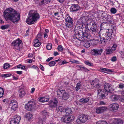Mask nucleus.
I'll return each instance as SVG.
<instances>
[{
  "label": "nucleus",
  "mask_w": 124,
  "mask_h": 124,
  "mask_svg": "<svg viewBox=\"0 0 124 124\" xmlns=\"http://www.w3.org/2000/svg\"><path fill=\"white\" fill-rule=\"evenodd\" d=\"M21 120L20 117L19 116H16L14 119L10 121V124H18Z\"/></svg>",
  "instance_id": "dca6fc26"
},
{
  "label": "nucleus",
  "mask_w": 124,
  "mask_h": 124,
  "mask_svg": "<svg viewBox=\"0 0 124 124\" xmlns=\"http://www.w3.org/2000/svg\"><path fill=\"white\" fill-rule=\"evenodd\" d=\"M109 109L111 111H115L118 109L119 105L116 103H113L110 104L109 106Z\"/></svg>",
  "instance_id": "ddd939ff"
},
{
  "label": "nucleus",
  "mask_w": 124,
  "mask_h": 124,
  "mask_svg": "<svg viewBox=\"0 0 124 124\" xmlns=\"http://www.w3.org/2000/svg\"><path fill=\"white\" fill-rule=\"evenodd\" d=\"M52 46V44L50 43H49L47 44L46 47L47 49L50 50L51 49Z\"/></svg>",
  "instance_id": "ea45409f"
},
{
  "label": "nucleus",
  "mask_w": 124,
  "mask_h": 124,
  "mask_svg": "<svg viewBox=\"0 0 124 124\" xmlns=\"http://www.w3.org/2000/svg\"><path fill=\"white\" fill-rule=\"evenodd\" d=\"M115 122V124H122L123 121L120 119H117Z\"/></svg>",
  "instance_id": "f704fd0d"
},
{
  "label": "nucleus",
  "mask_w": 124,
  "mask_h": 124,
  "mask_svg": "<svg viewBox=\"0 0 124 124\" xmlns=\"http://www.w3.org/2000/svg\"><path fill=\"white\" fill-rule=\"evenodd\" d=\"M53 59V57H50L48 58L46 60V61L47 62H49L50 60L52 59Z\"/></svg>",
  "instance_id": "0e129e2a"
},
{
  "label": "nucleus",
  "mask_w": 124,
  "mask_h": 124,
  "mask_svg": "<svg viewBox=\"0 0 124 124\" xmlns=\"http://www.w3.org/2000/svg\"><path fill=\"white\" fill-rule=\"evenodd\" d=\"M65 92L64 90L58 89L57 91V95L58 97H62Z\"/></svg>",
  "instance_id": "b1692460"
},
{
  "label": "nucleus",
  "mask_w": 124,
  "mask_h": 124,
  "mask_svg": "<svg viewBox=\"0 0 124 124\" xmlns=\"http://www.w3.org/2000/svg\"><path fill=\"white\" fill-rule=\"evenodd\" d=\"M41 44L40 42H38V43H37L34 44V45L35 47H38Z\"/></svg>",
  "instance_id": "864d4df0"
},
{
  "label": "nucleus",
  "mask_w": 124,
  "mask_h": 124,
  "mask_svg": "<svg viewBox=\"0 0 124 124\" xmlns=\"http://www.w3.org/2000/svg\"><path fill=\"white\" fill-rule=\"evenodd\" d=\"M107 109V107L105 106L100 107L96 108V112L98 114L101 113L105 111Z\"/></svg>",
  "instance_id": "2eb2a0df"
},
{
  "label": "nucleus",
  "mask_w": 124,
  "mask_h": 124,
  "mask_svg": "<svg viewBox=\"0 0 124 124\" xmlns=\"http://www.w3.org/2000/svg\"><path fill=\"white\" fill-rule=\"evenodd\" d=\"M9 25H2L1 27V28L2 30H5L8 28Z\"/></svg>",
  "instance_id": "49530a36"
},
{
  "label": "nucleus",
  "mask_w": 124,
  "mask_h": 124,
  "mask_svg": "<svg viewBox=\"0 0 124 124\" xmlns=\"http://www.w3.org/2000/svg\"><path fill=\"white\" fill-rule=\"evenodd\" d=\"M89 18L88 16H82L77 20V24H85V23L87 22Z\"/></svg>",
  "instance_id": "0eeeda50"
},
{
  "label": "nucleus",
  "mask_w": 124,
  "mask_h": 124,
  "mask_svg": "<svg viewBox=\"0 0 124 124\" xmlns=\"http://www.w3.org/2000/svg\"><path fill=\"white\" fill-rule=\"evenodd\" d=\"M38 42H39V39H35L34 41V44H36L38 43Z\"/></svg>",
  "instance_id": "680f3d73"
},
{
  "label": "nucleus",
  "mask_w": 124,
  "mask_h": 124,
  "mask_svg": "<svg viewBox=\"0 0 124 124\" xmlns=\"http://www.w3.org/2000/svg\"><path fill=\"white\" fill-rule=\"evenodd\" d=\"M36 104L35 101H30L28 102V103L25 105V109L29 111H31L34 109L36 108Z\"/></svg>",
  "instance_id": "39448f33"
},
{
  "label": "nucleus",
  "mask_w": 124,
  "mask_h": 124,
  "mask_svg": "<svg viewBox=\"0 0 124 124\" xmlns=\"http://www.w3.org/2000/svg\"><path fill=\"white\" fill-rule=\"evenodd\" d=\"M37 39H38L39 40H40L42 38V35L41 33H39L37 37Z\"/></svg>",
  "instance_id": "09e8293b"
},
{
  "label": "nucleus",
  "mask_w": 124,
  "mask_h": 124,
  "mask_svg": "<svg viewBox=\"0 0 124 124\" xmlns=\"http://www.w3.org/2000/svg\"><path fill=\"white\" fill-rule=\"evenodd\" d=\"M92 51H93L92 52V54L94 56H97L101 55L103 50L101 49H93Z\"/></svg>",
  "instance_id": "4468645a"
},
{
  "label": "nucleus",
  "mask_w": 124,
  "mask_h": 124,
  "mask_svg": "<svg viewBox=\"0 0 124 124\" xmlns=\"http://www.w3.org/2000/svg\"><path fill=\"white\" fill-rule=\"evenodd\" d=\"M84 25L85 26V27H84V28H86V30H87V28H88V23H86V22L85 23V24H84Z\"/></svg>",
  "instance_id": "052dcab7"
},
{
  "label": "nucleus",
  "mask_w": 124,
  "mask_h": 124,
  "mask_svg": "<svg viewBox=\"0 0 124 124\" xmlns=\"http://www.w3.org/2000/svg\"><path fill=\"white\" fill-rule=\"evenodd\" d=\"M84 28V25H83V24H76L74 29V30L83 29Z\"/></svg>",
  "instance_id": "c85d7f7f"
},
{
  "label": "nucleus",
  "mask_w": 124,
  "mask_h": 124,
  "mask_svg": "<svg viewBox=\"0 0 124 124\" xmlns=\"http://www.w3.org/2000/svg\"><path fill=\"white\" fill-rule=\"evenodd\" d=\"M118 95H113L111 96V99L113 101H117L118 99Z\"/></svg>",
  "instance_id": "e433bc0d"
},
{
  "label": "nucleus",
  "mask_w": 124,
  "mask_h": 124,
  "mask_svg": "<svg viewBox=\"0 0 124 124\" xmlns=\"http://www.w3.org/2000/svg\"><path fill=\"white\" fill-rule=\"evenodd\" d=\"M110 11L112 13L115 14L117 10L115 8H112L111 9Z\"/></svg>",
  "instance_id": "c03bdc74"
},
{
  "label": "nucleus",
  "mask_w": 124,
  "mask_h": 124,
  "mask_svg": "<svg viewBox=\"0 0 124 124\" xmlns=\"http://www.w3.org/2000/svg\"><path fill=\"white\" fill-rule=\"evenodd\" d=\"M71 111V109L70 108H68L65 109V112L66 113L70 114Z\"/></svg>",
  "instance_id": "58836bf2"
},
{
  "label": "nucleus",
  "mask_w": 124,
  "mask_h": 124,
  "mask_svg": "<svg viewBox=\"0 0 124 124\" xmlns=\"http://www.w3.org/2000/svg\"><path fill=\"white\" fill-rule=\"evenodd\" d=\"M90 23L92 24V26L91 27L90 29L89 30V31L91 32H95L97 31V26L94 21H91L90 22Z\"/></svg>",
  "instance_id": "f3484780"
},
{
  "label": "nucleus",
  "mask_w": 124,
  "mask_h": 124,
  "mask_svg": "<svg viewBox=\"0 0 124 124\" xmlns=\"http://www.w3.org/2000/svg\"><path fill=\"white\" fill-rule=\"evenodd\" d=\"M85 63L86 65L90 66H92V64L90 63L89 62L87 61H85Z\"/></svg>",
  "instance_id": "6e6d98bb"
},
{
  "label": "nucleus",
  "mask_w": 124,
  "mask_h": 124,
  "mask_svg": "<svg viewBox=\"0 0 124 124\" xmlns=\"http://www.w3.org/2000/svg\"><path fill=\"white\" fill-rule=\"evenodd\" d=\"M88 119L87 116L86 115H81L79 116V118L76 120L77 122L79 124L85 123Z\"/></svg>",
  "instance_id": "6e6552de"
},
{
  "label": "nucleus",
  "mask_w": 124,
  "mask_h": 124,
  "mask_svg": "<svg viewBox=\"0 0 124 124\" xmlns=\"http://www.w3.org/2000/svg\"><path fill=\"white\" fill-rule=\"evenodd\" d=\"M31 68L36 69L37 70L38 72H39V68L36 65H33L31 67Z\"/></svg>",
  "instance_id": "3c124183"
},
{
  "label": "nucleus",
  "mask_w": 124,
  "mask_h": 124,
  "mask_svg": "<svg viewBox=\"0 0 124 124\" xmlns=\"http://www.w3.org/2000/svg\"><path fill=\"white\" fill-rule=\"evenodd\" d=\"M101 124H108L107 123L104 121H101Z\"/></svg>",
  "instance_id": "774afa93"
},
{
  "label": "nucleus",
  "mask_w": 124,
  "mask_h": 124,
  "mask_svg": "<svg viewBox=\"0 0 124 124\" xmlns=\"http://www.w3.org/2000/svg\"><path fill=\"white\" fill-rule=\"evenodd\" d=\"M109 30L110 29H109L108 31L106 30L100 31L99 33L102 36L101 38V41L105 42L110 40L112 33L113 32V27L110 29V32H109Z\"/></svg>",
  "instance_id": "7ed1b4c3"
},
{
  "label": "nucleus",
  "mask_w": 124,
  "mask_h": 124,
  "mask_svg": "<svg viewBox=\"0 0 124 124\" xmlns=\"http://www.w3.org/2000/svg\"><path fill=\"white\" fill-rule=\"evenodd\" d=\"M55 62L54 61H51L49 63V65L50 67L53 66L55 65Z\"/></svg>",
  "instance_id": "a19ab883"
},
{
  "label": "nucleus",
  "mask_w": 124,
  "mask_h": 124,
  "mask_svg": "<svg viewBox=\"0 0 124 124\" xmlns=\"http://www.w3.org/2000/svg\"><path fill=\"white\" fill-rule=\"evenodd\" d=\"M102 19L106 22V23L109 22L112 23L113 22L112 17L108 14H105L102 16Z\"/></svg>",
  "instance_id": "1a4fd4ad"
},
{
  "label": "nucleus",
  "mask_w": 124,
  "mask_h": 124,
  "mask_svg": "<svg viewBox=\"0 0 124 124\" xmlns=\"http://www.w3.org/2000/svg\"><path fill=\"white\" fill-rule=\"evenodd\" d=\"M43 115V118L42 119V123L45 122L46 119L48 117V112L45 110L42 111V112Z\"/></svg>",
  "instance_id": "412c9836"
},
{
  "label": "nucleus",
  "mask_w": 124,
  "mask_h": 124,
  "mask_svg": "<svg viewBox=\"0 0 124 124\" xmlns=\"http://www.w3.org/2000/svg\"><path fill=\"white\" fill-rule=\"evenodd\" d=\"M57 49L58 50L62 52L63 51V48L60 45H59L58 46Z\"/></svg>",
  "instance_id": "8fccbe9b"
},
{
  "label": "nucleus",
  "mask_w": 124,
  "mask_h": 124,
  "mask_svg": "<svg viewBox=\"0 0 124 124\" xmlns=\"http://www.w3.org/2000/svg\"><path fill=\"white\" fill-rule=\"evenodd\" d=\"M100 104L101 105H102L105 104V103L103 101H101L100 102Z\"/></svg>",
  "instance_id": "e2e57ef3"
},
{
  "label": "nucleus",
  "mask_w": 124,
  "mask_h": 124,
  "mask_svg": "<svg viewBox=\"0 0 124 124\" xmlns=\"http://www.w3.org/2000/svg\"><path fill=\"white\" fill-rule=\"evenodd\" d=\"M0 93H4V91L2 88L0 87Z\"/></svg>",
  "instance_id": "69168bd1"
},
{
  "label": "nucleus",
  "mask_w": 124,
  "mask_h": 124,
  "mask_svg": "<svg viewBox=\"0 0 124 124\" xmlns=\"http://www.w3.org/2000/svg\"><path fill=\"white\" fill-rule=\"evenodd\" d=\"M118 87L120 89H123L124 88V84H121L118 85Z\"/></svg>",
  "instance_id": "5fc2aeb1"
},
{
  "label": "nucleus",
  "mask_w": 124,
  "mask_h": 124,
  "mask_svg": "<svg viewBox=\"0 0 124 124\" xmlns=\"http://www.w3.org/2000/svg\"><path fill=\"white\" fill-rule=\"evenodd\" d=\"M117 45L115 44H114L111 48H107L106 49V54H111L114 52L116 50V48Z\"/></svg>",
  "instance_id": "9b49d317"
},
{
  "label": "nucleus",
  "mask_w": 124,
  "mask_h": 124,
  "mask_svg": "<svg viewBox=\"0 0 124 124\" xmlns=\"http://www.w3.org/2000/svg\"><path fill=\"white\" fill-rule=\"evenodd\" d=\"M89 31L88 29V30L85 29L84 31L82 33V38H84V39L87 41L88 40H87V39H89L90 37L89 34L88 33Z\"/></svg>",
  "instance_id": "f8f14e48"
},
{
  "label": "nucleus",
  "mask_w": 124,
  "mask_h": 124,
  "mask_svg": "<svg viewBox=\"0 0 124 124\" xmlns=\"http://www.w3.org/2000/svg\"><path fill=\"white\" fill-rule=\"evenodd\" d=\"M70 62L72 63H78V61L74 60H72L70 61Z\"/></svg>",
  "instance_id": "bf43d9fd"
},
{
  "label": "nucleus",
  "mask_w": 124,
  "mask_h": 124,
  "mask_svg": "<svg viewBox=\"0 0 124 124\" xmlns=\"http://www.w3.org/2000/svg\"><path fill=\"white\" fill-rule=\"evenodd\" d=\"M66 22L65 26L67 27L70 28L72 27L73 25V20L70 16H68L65 19Z\"/></svg>",
  "instance_id": "423d86ee"
},
{
  "label": "nucleus",
  "mask_w": 124,
  "mask_h": 124,
  "mask_svg": "<svg viewBox=\"0 0 124 124\" xmlns=\"http://www.w3.org/2000/svg\"><path fill=\"white\" fill-rule=\"evenodd\" d=\"M23 91H24V89L22 87H20L19 88V90H18L19 92L20 93H21Z\"/></svg>",
  "instance_id": "13d9d810"
},
{
  "label": "nucleus",
  "mask_w": 124,
  "mask_h": 124,
  "mask_svg": "<svg viewBox=\"0 0 124 124\" xmlns=\"http://www.w3.org/2000/svg\"><path fill=\"white\" fill-rule=\"evenodd\" d=\"M89 100V99L88 98L85 97L80 99L79 101L82 103H85L88 102Z\"/></svg>",
  "instance_id": "c756f323"
},
{
  "label": "nucleus",
  "mask_w": 124,
  "mask_h": 124,
  "mask_svg": "<svg viewBox=\"0 0 124 124\" xmlns=\"http://www.w3.org/2000/svg\"><path fill=\"white\" fill-rule=\"evenodd\" d=\"M56 110L58 112H63V110H64V108L61 106H59L57 107L56 108Z\"/></svg>",
  "instance_id": "c9c22d12"
},
{
  "label": "nucleus",
  "mask_w": 124,
  "mask_h": 124,
  "mask_svg": "<svg viewBox=\"0 0 124 124\" xmlns=\"http://www.w3.org/2000/svg\"><path fill=\"white\" fill-rule=\"evenodd\" d=\"M51 0H41V3L44 4H46L49 2Z\"/></svg>",
  "instance_id": "4c0bfd02"
},
{
  "label": "nucleus",
  "mask_w": 124,
  "mask_h": 124,
  "mask_svg": "<svg viewBox=\"0 0 124 124\" xmlns=\"http://www.w3.org/2000/svg\"><path fill=\"white\" fill-rule=\"evenodd\" d=\"M62 119V121L66 123H69L72 120L71 117L70 116H65L63 117Z\"/></svg>",
  "instance_id": "aec40b11"
},
{
  "label": "nucleus",
  "mask_w": 124,
  "mask_h": 124,
  "mask_svg": "<svg viewBox=\"0 0 124 124\" xmlns=\"http://www.w3.org/2000/svg\"><path fill=\"white\" fill-rule=\"evenodd\" d=\"M4 15L5 18L8 19L13 23L17 22L20 19V15L11 8L6 9L4 12Z\"/></svg>",
  "instance_id": "f257e3e1"
},
{
  "label": "nucleus",
  "mask_w": 124,
  "mask_h": 124,
  "mask_svg": "<svg viewBox=\"0 0 124 124\" xmlns=\"http://www.w3.org/2000/svg\"><path fill=\"white\" fill-rule=\"evenodd\" d=\"M48 97H43L39 99V101L42 102H45L49 100Z\"/></svg>",
  "instance_id": "cd10ccee"
},
{
  "label": "nucleus",
  "mask_w": 124,
  "mask_h": 124,
  "mask_svg": "<svg viewBox=\"0 0 124 124\" xmlns=\"http://www.w3.org/2000/svg\"><path fill=\"white\" fill-rule=\"evenodd\" d=\"M78 66L79 68L80 69L79 70H84L86 72L87 71H90L89 70H88L86 68L83 66L80 65Z\"/></svg>",
  "instance_id": "7c9ffc66"
},
{
  "label": "nucleus",
  "mask_w": 124,
  "mask_h": 124,
  "mask_svg": "<svg viewBox=\"0 0 124 124\" xmlns=\"http://www.w3.org/2000/svg\"><path fill=\"white\" fill-rule=\"evenodd\" d=\"M80 9L78 5L76 4L72 5L70 8V11L71 12H76L78 11Z\"/></svg>",
  "instance_id": "6ab92c4d"
},
{
  "label": "nucleus",
  "mask_w": 124,
  "mask_h": 124,
  "mask_svg": "<svg viewBox=\"0 0 124 124\" xmlns=\"http://www.w3.org/2000/svg\"><path fill=\"white\" fill-rule=\"evenodd\" d=\"M22 41L19 39L15 40L12 43L11 46L16 51L20 50L22 46Z\"/></svg>",
  "instance_id": "20e7f679"
},
{
  "label": "nucleus",
  "mask_w": 124,
  "mask_h": 124,
  "mask_svg": "<svg viewBox=\"0 0 124 124\" xmlns=\"http://www.w3.org/2000/svg\"><path fill=\"white\" fill-rule=\"evenodd\" d=\"M25 117L28 120H29L32 119V115L30 113H27L25 115Z\"/></svg>",
  "instance_id": "bb28decb"
},
{
  "label": "nucleus",
  "mask_w": 124,
  "mask_h": 124,
  "mask_svg": "<svg viewBox=\"0 0 124 124\" xmlns=\"http://www.w3.org/2000/svg\"><path fill=\"white\" fill-rule=\"evenodd\" d=\"M92 85H93L94 87L99 88V85L98 80L96 79L93 80L91 83Z\"/></svg>",
  "instance_id": "5701e85b"
},
{
  "label": "nucleus",
  "mask_w": 124,
  "mask_h": 124,
  "mask_svg": "<svg viewBox=\"0 0 124 124\" xmlns=\"http://www.w3.org/2000/svg\"><path fill=\"white\" fill-rule=\"evenodd\" d=\"M39 14L36 11L31 10L29 13L28 16L26 19V22L28 24L34 23L39 18Z\"/></svg>",
  "instance_id": "f03ea898"
},
{
  "label": "nucleus",
  "mask_w": 124,
  "mask_h": 124,
  "mask_svg": "<svg viewBox=\"0 0 124 124\" xmlns=\"http://www.w3.org/2000/svg\"><path fill=\"white\" fill-rule=\"evenodd\" d=\"M25 94V93L24 91H23L21 93H20L19 95L20 97H22L24 96Z\"/></svg>",
  "instance_id": "603ef678"
},
{
  "label": "nucleus",
  "mask_w": 124,
  "mask_h": 124,
  "mask_svg": "<svg viewBox=\"0 0 124 124\" xmlns=\"http://www.w3.org/2000/svg\"><path fill=\"white\" fill-rule=\"evenodd\" d=\"M70 97L69 93H68L65 92L62 96V99L63 100H66L69 99Z\"/></svg>",
  "instance_id": "393cba45"
},
{
  "label": "nucleus",
  "mask_w": 124,
  "mask_h": 124,
  "mask_svg": "<svg viewBox=\"0 0 124 124\" xmlns=\"http://www.w3.org/2000/svg\"><path fill=\"white\" fill-rule=\"evenodd\" d=\"M81 83L80 82H79L77 84L76 87L75 88L76 91H78L80 89L81 86Z\"/></svg>",
  "instance_id": "2f4dec72"
},
{
  "label": "nucleus",
  "mask_w": 124,
  "mask_h": 124,
  "mask_svg": "<svg viewBox=\"0 0 124 124\" xmlns=\"http://www.w3.org/2000/svg\"><path fill=\"white\" fill-rule=\"evenodd\" d=\"M98 96H100V98H104L105 96V95L106 94V93H107V92L104 91V90H98Z\"/></svg>",
  "instance_id": "a211bd4d"
},
{
  "label": "nucleus",
  "mask_w": 124,
  "mask_h": 124,
  "mask_svg": "<svg viewBox=\"0 0 124 124\" xmlns=\"http://www.w3.org/2000/svg\"><path fill=\"white\" fill-rule=\"evenodd\" d=\"M104 87L105 89L104 91L109 93H112L114 90V89L112 88L111 85L108 83H106L104 84Z\"/></svg>",
  "instance_id": "9d476101"
},
{
  "label": "nucleus",
  "mask_w": 124,
  "mask_h": 124,
  "mask_svg": "<svg viewBox=\"0 0 124 124\" xmlns=\"http://www.w3.org/2000/svg\"><path fill=\"white\" fill-rule=\"evenodd\" d=\"M111 59L112 62H115L116 61L117 58L116 56H113L111 58Z\"/></svg>",
  "instance_id": "4d7b16f0"
},
{
  "label": "nucleus",
  "mask_w": 124,
  "mask_h": 124,
  "mask_svg": "<svg viewBox=\"0 0 124 124\" xmlns=\"http://www.w3.org/2000/svg\"><path fill=\"white\" fill-rule=\"evenodd\" d=\"M58 102V101L56 100H55L54 101H51L50 103V106L51 107H55Z\"/></svg>",
  "instance_id": "a878e982"
},
{
  "label": "nucleus",
  "mask_w": 124,
  "mask_h": 124,
  "mask_svg": "<svg viewBox=\"0 0 124 124\" xmlns=\"http://www.w3.org/2000/svg\"><path fill=\"white\" fill-rule=\"evenodd\" d=\"M91 44L89 43H86L84 44V46L86 48H88L90 47Z\"/></svg>",
  "instance_id": "de8ad7c7"
},
{
  "label": "nucleus",
  "mask_w": 124,
  "mask_h": 124,
  "mask_svg": "<svg viewBox=\"0 0 124 124\" xmlns=\"http://www.w3.org/2000/svg\"><path fill=\"white\" fill-rule=\"evenodd\" d=\"M11 74H2L1 75V77H2L6 78L11 76Z\"/></svg>",
  "instance_id": "79ce46f5"
},
{
  "label": "nucleus",
  "mask_w": 124,
  "mask_h": 124,
  "mask_svg": "<svg viewBox=\"0 0 124 124\" xmlns=\"http://www.w3.org/2000/svg\"><path fill=\"white\" fill-rule=\"evenodd\" d=\"M9 104L10 106H11L16 104L18 105V103L16 100H13L11 101Z\"/></svg>",
  "instance_id": "72a5a7b5"
},
{
  "label": "nucleus",
  "mask_w": 124,
  "mask_h": 124,
  "mask_svg": "<svg viewBox=\"0 0 124 124\" xmlns=\"http://www.w3.org/2000/svg\"><path fill=\"white\" fill-rule=\"evenodd\" d=\"M83 29H80L79 30H74V31L76 35H78L79 37H80V35L82 34L84 32Z\"/></svg>",
  "instance_id": "4be33fe9"
},
{
  "label": "nucleus",
  "mask_w": 124,
  "mask_h": 124,
  "mask_svg": "<svg viewBox=\"0 0 124 124\" xmlns=\"http://www.w3.org/2000/svg\"><path fill=\"white\" fill-rule=\"evenodd\" d=\"M100 70H99L100 71L104 73H106L105 71L108 72L111 71V70L109 69L103 68L102 67L100 68Z\"/></svg>",
  "instance_id": "473e14b6"
},
{
  "label": "nucleus",
  "mask_w": 124,
  "mask_h": 124,
  "mask_svg": "<svg viewBox=\"0 0 124 124\" xmlns=\"http://www.w3.org/2000/svg\"><path fill=\"white\" fill-rule=\"evenodd\" d=\"M16 73L18 74H22V71H16Z\"/></svg>",
  "instance_id": "338daca9"
},
{
  "label": "nucleus",
  "mask_w": 124,
  "mask_h": 124,
  "mask_svg": "<svg viewBox=\"0 0 124 124\" xmlns=\"http://www.w3.org/2000/svg\"><path fill=\"white\" fill-rule=\"evenodd\" d=\"M10 106L11 107V108L12 109L15 110H16L17 108L18 105L16 104Z\"/></svg>",
  "instance_id": "37998d69"
},
{
  "label": "nucleus",
  "mask_w": 124,
  "mask_h": 124,
  "mask_svg": "<svg viewBox=\"0 0 124 124\" xmlns=\"http://www.w3.org/2000/svg\"><path fill=\"white\" fill-rule=\"evenodd\" d=\"M10 65L8 63H5L3 66V68L5 69H7L9 67Z\"/></svg>",
  "instance_id": "a18cd8bd"
}]
</instances>
